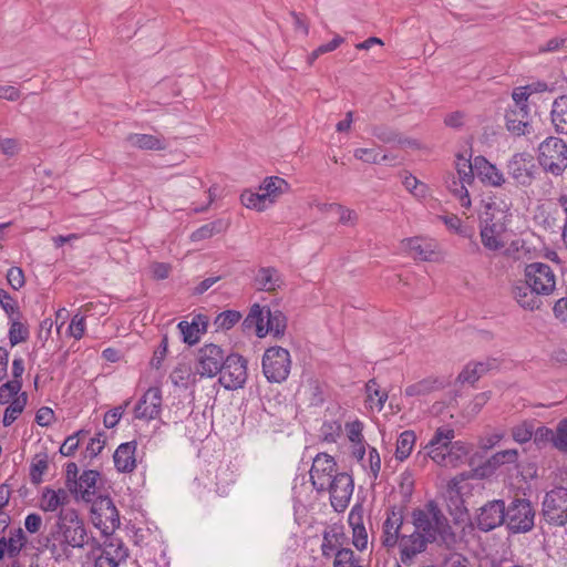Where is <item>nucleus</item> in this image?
<instances>
[{
	"mask_svg": "<svg viewBox=\"0 0 567 567\" xmlns=\"http://www.w3.org/2000/svg\"><path fill=\"white\" fill-rule=\"evenodd\" d=\"M412 523L427 537L426 539H430V544L435 543L446 548H452L456 544V534L439 504L433 499L426 502L424 507L413 509Z\"/></svg>",
	"mask_w": 567,
	"mask_h": 567,
	"instance_id": "nucleus-1",
	"label": "nucleus"
},
{
	"mask_svg": "<svg viewBox=\"0 0 567 567\" xmlns=\"http://www.w3.org/2000/svg\"><path fill=\"white\" fill-rule=\"evenodd\" d=\"M454 437L453 429L441 426L426 445L431 447L429 456L439 465L456 467L467 458L471 447L462 441L452 442Z\"/></svg>",
	"mask_w": 567,
	"mask_h": 567,
	"instance_id": "nucleus-2",
	"label": "nucleus"
},
{
	"mask_svg": "<svg viewBox=\"0 0 567 567\" xmlns=\"http://www.w3.org/2000/svg\"><path fill=\"white\" fill-rule=\"evenodd\" d=\"M538 164L555 177L567 169V143L557 136H548L538 145Z\"/></svg>",
	"mask_w": 567,
	"mask_h": 567,
	"instance_id": "nucleus-3",
	"label": "nucleus"
},
{
	"mask_svg": "<svg viewBox=\"0 0 567 567\" xmlns=\"http://www.w3.org/2000/svg\"><path fill=\"white\" fill-rule=\"evenodd\" d=\"M495 204H487L480 217V236L482 245L489 251H499L506 245L503 235L507 231L505 217L497 218L494 214Z\"/></svg>",
	"mask_w": 567,
	"mask_h": 567,
	"instance_id": "nucleus-4",
	"label": "nucleus"
},
{
	"mask_svg": "<svg viewBox=\"0 0 567 567\" xmlns=\"http://www.w3.org/2000/svg\"><path fill=\"white\" fill-rule=\"evenodd\" d=\"M505 525L512 534L530 532L535 525V509L525 497H514L505 508Z\"/></svg>",
	"mask_w": 567,
	"mask_h": 567,
	"instance_id": "nucleus-5",
	"label": "nucleus"
},
{
	"mask_svg": "<svg viewBox=\"0 0 567 567\" xmlns=\"http://www.w3.org/2000/svg\"><path fill=\"white\" fill-rule=\"evenodd\" d=\"M262 373L271 383H281L289 377L291 369L290 352L279 346L266 349L261 360Z\"/></svg>",
	"mask_w": 567,
	"mask_h": 567,
	"instance_id": "nucleus-6",
	"label": "nucleus"
},
{
	"mask_svg": "<svg viewBox=\"0 0 567 567\" xmlns=\"http://www.w3.org/2000/svg\"><path fill=\"white\" fill-rule=\"evenodd\" d=\"M91 504V520L103 535H110L120 527L118 511L109 495H99Z\"/></svg>",
	"mask_w": 567,
	"mask_h": 567,
	"instance_id": "nucleus-7",
	"label": "nucleus"
},
{
	"mask_svg": "<svg viewBox=\"0 0 567 567\" xmlns=\"http://www.w3.org/2000/svg\"><path fill=\"white\" fill-rule=\"evenodd\" d=\"M228 351L215 343H205L197 350L195 369L200 378H214L223 371Z\"/></svg>",
	"mask_w": 567,
	"mask_h": 567,
	"instance_id": "nucleus-8",
	"label": "nucleus"
},
{
	"mask_svg": "<svg viewBox=\"0 0 567 567\" xmlns=\"http://www.w3.org/2000/svg\"><path fill=\"white\" fill-rule=\"evenodd\" d=\"M248 361L237 352H228L223 371L218 373L219 384L226 390L243 389L246 384Z\"/></svg>",
	"mask_w": 567,
	"mask_h": 567,
	"instance_id": "nucleus-9",
	"label": "nucleus"
},
{
	"mask_svg": "<svg viewBox=\"0 0 567 567\" xmlns=\"http://www.w3.org/2000/svg\"><path fill=\"white\" fill-rule=\"evenodd\" d=\"M544 520L553 526L567 524V488L559 486L547 492L542 504Z\"/></svg>",
	"mask_w": 567,
	"mask_h": 567,
	"instance_id": "nucleus-10",
	"label": "nucleus"
},
{
	"mask_svg": "<svg viewBox=\"0 0 567 567\" xmlns=\"http://www.w3.org/2000/svg\"><path fill=\"white\" fill-rule=\"evenodd\" d=\"M60 520H64V539L63 547L82 548L90 543L84 522L80 518L79 513L74 508L61 509L59 512ZM95 543L94 538H91Z\"/></svg>",
	"mask_w": 567,
	"mask_h": 567,
	"instance_id": "nucleus-11",
	"label": "nucleus"
},
{
	"mask_svg": "<svg viewBox=\"0 0 567 567\" xmlns=\"http://www.w3.org/2000/svg\"><path fill=\"white\" fill-rule=\"evenodd\" d=\"M505 508L506 504L504 499L488 501L477 509L473 524L481 532L488 533L505 524Z\"/></svg>",
	"mask_w": 567,
	"mask_h": 567,
	"instance_id": "nucleus-12",
	"label": "nucleus"
},
{
	"mask_svg": "<svg viewBox=\"0 0 567 567\" xmlns=\"http://www.w3.org/2000/svg\"><path fill=\"white\" fill-rule=\"evenodd\" d=\"M525 280L543 296L550 295L556 287V277L551 267L545 262H532L525 267Z\"/></svg>",
	"mask_w": 567,
	"mask_h": 567,
	"instance_id": "nucleus-13",
	"label": "nucleus"
},
{
	"mask_svg": "<svg viewBox=\"0 0 567 567\" xmlns=\"http://www.w3.org/2000/svg\"><path fill=\"white\" fill-rule=\"evenodd\" d=\"M353 488L352 476L344 472L336 474L328 483L326 491L330 493V503L336 512L342 513L348 507Z\"/></svg>",
	"mask_w": 567,
	"mask_h": 567,
	"instance_id": "nucleus-14",
	"label": "nucleus"
},
{
	"mask_svg": "<svg viewBox=\"0 0 567 567\" xmlns=\"http://www.w3.org/2000/svg\"><path fill=\"white\" fill-rule=\"evenodd\" d=\"M336 474L338 473L334 458L327 453H318L310 470V478L315 489L317 492L326 491L328 483Z\"/></svg>",
	"mask_w": 567,
	"mask_h": 567,
	"instance_id": "nucleus-15",
	"label": "nucleus"
},
{
	"mask_svg": "<svg viewBox=\"0 0 567 567\" xmlns=\"http://www.w3.org/2000/svg\"><path fill=\"white\" fill-rule=\"evenodd\" d=\"M162 390L158 386H151L137 401L134 408V416L138 420L151 421L161 415Z\"/></svg>",
	"mask_w": 567,
	"mask_h": 567,
	"instance_id": "nucleus-16",
	"label": "nucleus"
},
{
	"mask_svg": "<svg viewBox=\"0 0 567 567\" xmlns=\"http://www.w3.org/2000/svg\"><path fill=\"white\" fill-rule=\"evenodd\" d=\"M404 507L390 506L386 511V519L382 526V545L386 548H393L401 538L400 530L403 525Z\"/></svg>",
	"mask_w": 567,
	"mask_h": 567,
	"instance_id": "nucleus-17",
	"label": "nucleus"
},
{
	"mask_svg": "<svg viewBox=\"0 0 567 567\" xmlns=\"http://www.w3.org/2000/svg\"><path fill=\"white\" fill-rule=\"evenodd\" d=\"M415 528L411 535H402L398 543L400 548V559L405 566L413 563L414 557L426 549L430 539Z\"/></svg>",
	"mask_w": 567,
	"mask_h": 567,
	"instance_id": "nucleus-18",
	"label": "nucleus"
},
{
	"mask_svg": "<svg viewBox=\"0 0 567 567\" xmlns=\"http://www.w3.org/2000/svg\"><path fill=\"white\" fill-rule=\"evenodd\" d=\"M535 164L523 153H516L507 164V174L522 186H529L534 181Z\"/></svg>",
	"mask_w": 567,
	"mask_h": 567,
	"instance_id": "nucleus-19",
	"label": "nucleus"
},
{
	"mask_svg": "<svg viewBox=\"0 0 567 567\" xmlns=\"http://www.w3.org/2000/svg\"><path fill=\"white\" fill-rule=\"evenodd\" d=\"M518 451L508 449L496 452L483 464L474 468V475L480 478H486L496 473V471L505 464H516L518 461Z\"/></svg>",
	"mask_w": 567,
	"mask_h": 567,
	"instance_id": "nucleus-20",
	"label": "nucleus"
},
{
	"mask_svg": "<svg viewBox=\"0 0 567 567\" xmlns=\"http://www.w3.org/2000/svg\"><path fill=\"white\" fill-rule=\"evenodd\" d=\"M100 477V472L95 470H85L79 477L78 482H73V488L71 493L79 496L86 503H91L97 497L96 495V482Z\"/></svg>",
	"mask_w": 567,
	"mask_h": 567,
	"instance_id": "nucleus-21",
	"label": "nucleus"
},
{
	"mask_svg": "<svg viewBox=\"0 0 567 567\" xmlns=\"http://www.w3.org/2000/svg\"><path fill=\"white\" fill-rule=\"evenodd\" d=\"M348 523L352 528V544L362 551L368 545V533L363 524V506L355 504L348 516Z\"/></svg>",
	"mask_w": 567,
	"mask_h": 567,
	"instance_id": "nucleus-22",
	"label": "nucleus"
},
{
	"mask_svg": "<svg viewBox=\"0 0 567 567\" xmlns=\"http://www.w3.org/2000/svg\"><path fill=\"white\" fill-rule=\"evenodd\" d=\"M348 540L342 524H332L322 533L321 554L330 558Z\"/></svg>",
	"mask_w": 567,
	"mask_h": 567,
	"instance_id": "nucleus-23",
	"label": "nucleus"
},
{
	"mask_svg": "<svg viewBox=\"0 0 567 567\" xmlns=\"http://www.w3.org/2000/svg\"><path fill=\"white\" fill-rule=\"evenodd\" d=\"M136 441L125 442L117 446L114 452L113 461L115 468L121 473H131L136 467Z\"/></svg>",
	"mask_w": 567,
	"mask_h": 567,
	"instance_id": "nucleus-24",
	"label": "nucleus"
},
{
	"mask_svg": "<svg viewBox=\"0 0 567 567\" xmlns=\"http://www.w3.org/2000/svg\"><path fill=\"white\" fill-rule=\"evenodd\" d=\"M495 367V359H488L486 361H471L458 373L456 382L461 384L468 383L473 385L483 375H485L489 370H492Z\"/></svg>",
	"mask_w": 567,
	"mask_h": 567,
	"instance_id": "nucleus-25",
	"label": "nucleus"
},
{
	"mask_svg": "<svg viewBox=\"0 0 567 567\" xmlns=\"http://www.w3.org/2000/svg\"><path fill=\"white\" fill-rule=\"evenodd\" d=\"M27 536L21 527L11 529L9 537L2 536L0 538V560L8 555L9 558H17L20 551L27 545Z\"/></svg>",
	"mask_w": 567,
	"mask_h": 567,
	"instance_id": "nucleus-26",
	"label": "nucleus"
},
{
	"mask_svg": "<svg viewBox=\"0 0 567 567\" xmlns=\"http://www.w3.org/2000/svg\"><path fill=\"white\" fill-rule=\"evenodd\" d=\"M513 296L517 303L525 310H539L543 306L540 296L543 292L535 291L526 281L513 287Z\"/></svg>",
	"mask_w": 567,
	"mask_h": 567,
	"instance_id": "nucleus-27",
	"label": "nucleus"
},
{
	"mask_svg": "<svg viewBox=\"0 0 567 567\" xmlns=\"http://www.w3.org/2000/svg\"><path fill=\"white\" fill-rule=\"evenodd\" d=\"M524 111L512 109L509 106L505 113V125L507 131L514 136H523L530 132L529 114Z\"/></svg>",
	"mask_w": 567,
	"mask_h": 567,
	"instance_id": "nucleus-28",
	"label": "nucleus"
},
{
	"mask_svg": "<svg viewBox=\"0 0 567 567\" xmlns=\"http://www.w3.org/2000/svg\"><path fill=\"white\" fill-rule=\"evenodd\" d=\"M287 328V317L280 310L271 311L267 308V321L265 327H258L257 337L265 338L268 333H272L274 338L280 339L285 336Z\"/></svg>",
	"mask_w": 567,
	"mask_h": 567,
	"instance_id": "nucleus-29",
	"label": "nucleus"
},
{
	"mask_svg": "<svg viewBox=\"0 0 567 567\" xmlns=\"http://www.w3.org/2000/svg\"><path fill=\"white\" fill-rule=\"evenodd\" d=\"M474 168L483 183L491 186H501L505 182L503 173L482 155L474 158Z\"/></svg>",
	"mask_w": 567,
	"mask_h": 567,
	"instance_id": "nucleus-30",
	"label": "nucleus"
},
{
	"mask_svg": "<svg viewBox=\"0 0 567 567\" xmlns=\"http://www.w3.org/2000/svg\"><path fill=\"white\" fill-rule=\"evenodd\" d=\"M550 122L557 134L567 135V94L559 95L554 100Z\"/></svg>",
	"mask_w": 567,
	"mask_h": 567,
	"instance_id": "nucleus-31",
	"label": "nucleus"
},
{
	"mask_svg": "<svg viewBox=\"0 0 567 567\" xmlns=\"http://www.w3.org/2000/svg\"><path fill=\"white\" fill-rule=\"evenodd\" d=\"M23 315L20 313L12 318H9V332L8 338L11 347H14L21 342H24L30 337L29 327L22 321Z\"/></svg>",
	"mask_w": 567,
	"mask_h": 567,
	"instance_id": "nucleus-32",
	"label": "nucleus"
},
{
	"mask_svg": "<svg viewBox=\"0 0 567 567\" xmlns=\"http://www.w3.org/2000/svg\"><path fill=\"white\" fill-rule=\"evenodd\" d=\"M126 140L132 146L141 150L162 151L165 148L164 140L151 134L132 133Z\"/></svg>",
	"mask_w": 567,
	"mask_h": 567,
	"instance_id": "nucleus-33",
	"label": "nucleus"
},
{
	"mask_svg": "<svg viewBox=\"0 0 567 567\" xmlns=\"http://www.w3.org/2000/svg\"><path fill=\"white\" fill-rule=\"evenodd\" d=\"M444 382L437 378H425L419 382L410 384L405 388L406 396H422L435 390L444 388Z\"/></svg>",
	"mask_w": 567,
	"mask_h": 567,
	"instance_id": "nucleus-34",
	"label": "nucleus"
},
{
	"mask_svg": "<svg viewBox=\"0 0 567 567\" xmlns=\"http://www.w3.org/2000/svg\"><path fill=\"white\" fill-rule=\"evenodd\" d=\"M288 188V183L278 176H270L265 178L264 183L260 185L259 190L271 200V204L275 203L276 198L281 195Z\"/></svg>",
	"mask_w": 567,
	"mask_h": 567,
	"instance_id": "nucleus-35",
	"label": "nucleus"
},
{
	"mask_svg": "<svg viewBox=\"0 0 567 567\" xmlns=\"http://www.w3.org/2000/svg\"><path fill=\"white\" fill-rule=\"evenodd\" d=\"M279 280L278 271L272 267L260 268L255 277L258 289L266 291L275 290L279 286Z\"/></svg>",
	"mask_w": 567,
	"mask_h": 567,
	"instance_id": "nucleus-36",
	"label": "nucleus"
},
{
	"mask_svg": "<svg viewBox=\"0 0 567 567\" xmlns=\"http://www.w3.org/2000/svg\"><path fill=\"white\" fill-rule=\"evenodd\" d=\"M240 202L247 208L256 209L257 212H262L272 205L271 200L268 199L262 192H252L250 189H246L241 193Z\"/></svg>",
	"mask_w": 567,
	"mask_h": 567,
	"instance_id": "nucleus-37",
	"label": "nucleus"
},
{
	"mask_svg": "<svg viewBox=\"0 0 567 567\" xmlns=\"http://www.w3.org/2000/svg\"><path fill=\"white\" fill-rule=\"evenodd\" d=\"M27 402L28 394L25 392H22L10 403H8L9 405L6 408L2 419V423L4 426L11 425L19 417V415L23 412Z\"/></svg>",
	"mask_w": 567,
	"mask_h": 567,
	"instance_id": "nucleus-38",
	"label": "nucleus"
},
{
	"mask_svg": "<svg viewBox=\"0 0 567 567\" xmlns=\"http://www.w3.org/2000/svg\"><path fill=\"white\" fill-rule=\"evenodd\" d=\"M406 246L421 260H431L432 256L435 254V245L431 240H425L421 237L409 238Z\"/></svg>",
	"mask_w": 567,
	"mask_h": 567,
	"instance_id": "nucleus-39",
	"label": "nucleus"
},
{
	"mask_svg": "<svg viewBox=\"0 0 567 567\" xmlns=\"http://www.w3.org/2000/svg\"><path fill=\"white\" fill-rule=\"evenodd\" d=\"M227 228V224L223 219H217L210 223H207L196 230H194L190 235L192 241H200L204 239H208L216 234H220L225 231Z\"/></svg>",
	"mask_w": 567,
	"mask_h": 567,
	"instance_id": "nucleus-40",
	"label": "nucleus"
},
{
	"mask_svg": "<svg viewBox=\"0 0 567 567\" xmlns=\"http://www.w3.org/2000/svg\"><path fill=\"white\" fill-rule=\"evenodd\" d=\"M415 440H416V435H415L414 431H412V430H406L400 434V436L398 437V441H396V450H395V457L399 461L402 462L410 456V454L413 450V446L415 444Z\"/></svg>",
	"mask_w": 567,
	"mask_h": 567,
	"instance_id": "nucleus-41",
	"label": "nucleus"
},
{
	"mask_svg": "<svg viewBox=\"0 0 567 567\" xmlns=\"http://www.w3.org/2000/svg\"><path fill=\"white\" fill-rule=\"evenodd\" d=\"M455 168L458 178L463 184L471 185L474 182V162H471V156L465 157L463 154L456 155Z\"/></svg>",
	"mask_w": 567,
	"mask_h": 567,
	"instance_id": "nucleus-42",
	"label": "nucleus"
},
{
	"mask_svg": "<svg viewBox=\"0 0 567 567\" xmlns=\"http://www.w3.org/2000/svg\"><path fill=\"white\" fill-rule=\"evenodd\" d=\"M512 437L518 444H524L533 439L535 433V420H525L512 427Z\"/></svg>",
	"mask_w": 567,
	"mask_h": 567,
	"instance_id": "nucleus-43",
	"label": "nucleus"
},
{
	"mask_svg": "<svg viewBox=\"0 0 567 567\" xmlns=\"http://www.w3.org/2000/svg\"><path fill=\"white\" fill-rule=\"evenodd\" d=\"M49 462H48V454H35L34 458L31 462L30 465V480L32 484L39 485L42 483L43 474L48 470Z\"/></svg>",
	"mask_w": 567,
	"mask_h": 567,
	"instance_id": "nucleus-44",
	"label": "nucleus"
},
{
	"mask_svg": "<svg viewBox=\"0 0 567 567\" xmlns=\"http://www.w3.org/2000/svg\"><path fill=\"white\" fill-rule=\"evenodd\" d=\"M241 319V313L237 310H225L217 315L214 320L216 330H229Z\"/></svg>",
	"mask_w": 567,
	"mask_h": 567,
	"instance_id": "nucleus-45",
	"label": "nucleus"
},
{
	"mask_svg": "<svg viewBox=\"0 0 567 567\" xmlns=\"http://www.w3.org/2000/svg\"><path fill=\"white\" fill-rule=\"evenodd\" d=\"M177 328L182 334V340L188 346H195L199 342L202 333L197 326L192 321L182 320L178 322Z\"/></svg>",
	"mask_w": 567,
	"mask_h": 567,
	"instance_id": "nucleus-46",
	"label": "nucleus"
},
{
	"mask_svg": "<svg viewBox=\"0 0 567 567\" xmlns=\"http://www.w3.org/2000/svg\"><path fill=\"white\" fill-rule=\"evenodd\" d=\"M264 309L258 303H254L247 315V317L243 321V329L248 330L255 328L257 332L258 327H265L264 324Z\"/></svg>",
	"mask_w": 567,
	"mask_h": 567,
	"instance_id": "nucleus-47",
	"label": "nucleus"
},
{
	"mask_svg": "<svg viewBox=\"0 0 567 567\" xmlns=\"http://www.w3.org/2000/svg\"><path fill=\"white\" fill-rule=\"evenodd\" d=\"M100 554L97 556H107L113 559L114 563H116V567L121 565V563H125L126 558L128 557L127 548L124 547L122 543H120L115 548L114 545L111 543L104 548H99Z\"/></svg>",
	"mask_w": 567,
	"mask_h": 567,
	"instance_id": "nucleus-48",
	"label": "nucleus"
},
{
	"mask_svg": "<svg viewBox=\"0 0 567 567\" xmlns=\"http://www.w3.org/2000/svg\"><path fill=\"white\" fill-rule=\"evenodd\" d=\"M22 388V382L7 381L0 386V404L4 405L10 403L19 395Z\"/></svg>",
	"mask_w": 567,
	"mask_h": 567,
	"instance_id": "nucleus-49",
	"label": "nucleus"
},
{
	"mask_svg": "<svg viewBox=\"0 0 567 567\" xmlns=\"http://www.w3.org/2000/svg\"><path fill=\"white\" fill-rule=\"evenodd\" d=\"M465 185L466 184H463L460 178L456 179L453 176L447 187L454 194V196H456L460 199L461 206L468 208L471 206V198Z\"/></svg>",
	"mask_w": 567,
	"mask_h": 567,
	"instance_id": "nucleus-50",
	"label": "nucleus"
},
{
	"mask_svg": "<svg viewBox=\"0 0 567 567\" xmlns=\"http://www.w3.org/2000/svg\"><path fill=\"white\" fill-rule=\"evenodd\" d=\"M341 431L342 427L339 421H326L320 429L322 440L327 443H336Z\"/></svg>",
	"mask_w": 567,
	"mask_h": 567,
	"instance_id": "nucleus-51",
	"label": "nucleus"
},
{
	"mask_svg": "<svg viewBox=\"0 0 567 567\" xmlns=\"http://www.w3.org/2000/svg\"><path fill=\"white\" fill-rule=\"evenodd\" d=\"M61 506L55 491L49 486L44 487L41 495L40 507L44 512H54Z\"/></svg>",
	"mask_w": 567,
	"mask_h": 567,
	"instance_id": "nucleus-52",
	"label": "nucleus"
},
{
	"mask_svg": "<svg viewBox=\"0 0 567 567\" xmlns=\"http://www.w3.org/2000/svg\"><path fill=\"white\" fill-rule=\"evenodd\" d=\"M556 435V431L554 432L551 429L547 426H539L535 429V433L533 434L534 443L538 449H543L547 446L549 443L554 445V441Z\"/></svg>",
	"mask_w": 567,
	"mask_h": 567,
	"instance_id": "nucleus-53",
	"label": "nucleus"
},
{
	"mask_svg": "<svg viewBox=\"0 0 567 567\" xmlns=\"http://www.w3.org/2000/svg\"><path fill=\"white\" fill-rule=\"evenodd\" d=\"M372 135L382 143H401L399 133L385 125H375L372 127Z\"/></svg>",
	"mask_w": 567,
	"mask_h": 567,
	"instance_id": "nucleus-54",
	"label": "nucleus"
},
{
	"mask_svg": "<svg viewBox=\"0 0 567 567\" xmlns=\"http://www.w3.org/2000/svg\"><path fill=\"white\" fill-rule=\"evenodd\" d=\"M333 567H351L358 559L354 551L348 547L339 548L334 554Z\"/></svg>",
	"mask_w": 567,
	"mask_h": 567,
	"instance_id": "nucleus-55",
	"label": "nucleus"
},
{
	"mask_svg": "<svg viewBox=\"0 0 567 567\" xmlns=\"http://www.w3.org/2000/svg\"><path fill=\"white\" fill-rule=\"evenodd\" d=\"M0 306L9 318L22 313L17 301L4 289L0 288Z\"/></svg>",
	"mask_w": 567,
	"mask_h": 567,
	"instance_id": "nucleus-56",
	"label": "nucleus"
},
{
	"mask_svg": "<svg viewBox=\"0 0 567 567\" xmlns=\"http://www.w3.org/2000/svg\"><path fill=\"white\" fill-rule=\"evenodd\" d=\"M512 100L514 102L512 109L524 111L523 113L530 112L528 103L529 96L522 86L514 87L512 91Z\"/></svg>",
	"mask_w": 567,
	"mask_h": 567,
	"instance_id": "nucleus-57",
	"label": "nucleus"
},
{
	"mask_svg": "<svg viewBox=\"0 0 567 567\" xmlns=\"http://www.w3.org/2000/svg\"><path fill=\"white\" fill-rule=\"evenodd\" d=\"M554 447L567 453V417L560 420L556 427Z\"/></svg>",
	"mask_w": 567,
	"mask_h": 567,
	"instance_id": "nucleus-58",
	"label": "nucleus"
},
{
	"mask_svg": "<svg viewBox=\"0 0 567 567\" xmlns=\"http://www.w3.org/2000/svg\"><path fill=\"white\" fill-rule=\"evenodd\" d=\"M348 439L350 442L354 444H362L363 443V423L359 420H355L351 423H347L346 425Z\"/></svg>",
	"mask_w": 567,
	"mask_h": 567,
	"instance_id": "nucleus-59",
	"label": "nucleus"
},
{
	"mask_svg": "<svg viewBox=\"0 0 567 567\" xmlns=\"http://www.w3.org/2000/svg\"><path fill=\"white\" fill-rule=\"evenodd\" d=\"M8 284L12 289L19 290L25 284L24 274L19 267H11L7 272Z\"/></svg>",
	"mask_w": 567,
	"mask_h": 567,
	"instance_id": "nucleus-60",
	"label": "nucleus"
},
{
	"mask_svg": "<svg viewBox=\"0 0 567 567\" xmlns=\"http://www.w3.org/2000/svg\"><path fill=\"white\" fill-rule=\"evenodd\" d=\"M104 436H105L104 432L101 431L94 437H92L90 440V442L86 446V453L89 454V456L91 458L96 457L104 449L105 439H102Z\"/></svg>",
	"mask_w": 567,
	"mask_h": 567,
	"instance_id": "nucleus-61",
	"label": "nucleus"
},
{
	"mask_svg": "<svg viewBox=\"0 0 567 567\" xmlns=\"http://www.w3.org/2000/svg\"><path fill=\"white\" fill-rule=\"evenodd\" d=\"M69 331L74 339H82L85 332V317L75 315L71 319V322L69 324Z\"/></svg>",
	"mask_w": 567,
	"mask_h": 567,
	"instance_id": "nucleus-62",
	"label": "nucleus"
},
{
	"mask_svg": "<svg viewBox=\"0 0 567 567\" xmlns=\"http://www.w3.org/2000/svg\"><path fill=\"white\" fill-rule=\"evenodd\" d=\"M353 156L368 164H380L379 153L374 148H357L354 150Z\"/></svg>",
	"mask_w": 567,
	"mask_h": 567,
	"instance_id": "nucleus-63",
	"label": "nucleus"
},
{
	"mask_svg": "<svg viewBox=\"0 0 567 567\" xmlns=\"http://www.w3.org/2000/svg\"><path fill=\"white\" fill-rule=\"evenodd\" d=\"M167 347H168V338L165 334L162 338V341L158 346V348L155 350L152 359H151V365L155 369H159L162 367V363L166 357L167 353Z\"/></svg>",
	"mask_w": 567,
	"mask_h": 567,
	"instance_id": "nucleus-64",
	"label": "nucleus"
}]
</instances>
